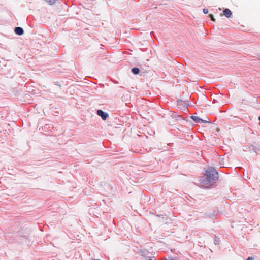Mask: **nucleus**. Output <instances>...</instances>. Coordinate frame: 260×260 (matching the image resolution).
Returning <instances> with one entry per match:
<instances>
[{
  "label": "nucleus",
  "mask_w": 260,
  "mask_h": 260,
  "mask_svg": "<svg viewBox=\"0 0 260 260\" xmlns=\"http://www.w3.org/2000/svg\"><path fill=\"white\" fill-rule=\"evenodd\" d=\"M205 178L201 181L202 186L205 188H210L211 182L216 180L218 178V173L213 168H209L206 171L205 174Z\"/></svg>",
  "instance_id": "obj_1"
},
{
  "label": "nucleus",
  "mask_w": 260,
  "mask_h": 260,
  "mask_svg": "<svg viewBox=\"0 0 260 260\" xmlns=\"http://www.w3.org/2000/svg\"><path fill=\"white\" fill-rule=\"evenodd\" d=\"M97 114L101 116L103 120H106L108 117V114L107 113L104 112L102 110H98L97 111Z\"/></svg>",
  "instance_id": "obj_2"
},
{
  "label": "nucleus",
  "mask_w": 260,
  "mask_h": 260,
  "mask_svg": "<svg viewBox=\"0 0 260 260\" xmlns=\"http://www.w3.org/2000/svg\"><path fill=\"white\" fill-rule=\"evenodd\" d=\"M225 16L227 18H230L232 16V13L231 11L229 9H225L223 11V14H221V16Z\"/></svg>",
  "instance_id": "obj_3"
},
{
  "label": "nucleus",
  "mask_w": 260,
  "mask_h": 260,
  "mask_svg": "<svg viewBox=\"0 0 260 260\" xmlns=\"http://www.w3.org/2000/svg\"><path fill=\"white\" fill-rule=\"evenodd\" d=\"M191 119L194 121H195L196 122H197V123H205V122H207V121L206 120H204L201 118H200L198 116H192L191 117Z\"/></svg>",
  "instance_id": "obj_4"
},
{
  "label": "nucleus",
  "mask_w": 260,
  "mask_h": 260,
  "mask_svg": "<svg viewBox=\"0 0 260 260\" xmlns=\"http://www.w3.org/2000/svg\"><path fill=\"white\" fill-rule=\"evenodd\" d=\"M14 31L18 35H22L24 33L23 29H22V28L20 27H16L15 28Z\"/></svg>",
  "instance_id": "obj_5"
},
{
  "label": "nucleus",
  "mask_w": 260,
  "mask_h": 260,
  "mask_svg": "<svg viewBox=\"0 0 260 260\" xmlns=\"http://www.w3.org/2000/svg\"><path fill=\"white\" fill-rule=\"evenodd\" d=\"M132 72L134 74H138L140 72V70L138 68H134L132 69Z\"/></svg>",
  "instance_id": "obj_6"
},
{
  "label": "nucleus",
  "mask_w": 260,
  "mask_h": 260,
  "mask_svg": "<svg viewBox=\"0 0 260 260\" xmlns=\"http://www.w3.org/2000/svg\"><path fill=\"white\" fill-rule=\"evenodd\" d=\"M50 4H53L55 3L56 0H46Z\"/></svg>",
  "instance_id": "obj_7"
},
{
  "label": "nucleus",
  "mask_w": 260,
  "mask_h": 260,
  "mask_svg": "<svg viewBox=\"0 0 260 260\" xmlns=\"http://www.w3.org/2000/svg\"><path fill=\"white\" fill-rule=\"evenodd\" d=\"M209 17L213 21H215V19L214 18V16L212 14H210Z\"/></svg>",
  "instance_id": "obj_8"
},
{
  "label": "nucleus",
  "mask_w": 260,
  "mask_h": 260,
  "mask_svg": "<svg viewBox=\"0 0 260 260\" xmlns=\"http://www.w3.org/2000/svg\"><path fill=\"white\" fill-rule=\"evenodd\" d=\"M203 12L205 13V14H208V10L207 9H203Z\"/></svg>",
  "instance_id": "obj_9"
},
{
  "label": "nucleus",
  "mask_w": 260,
  "mask_h": 260,
  "mask_svg": "<svg viewBox=\"0 0 260 260\" xmlns=\"http://www.w3.org/2000/svg\"><path fill=\"white\" fill-rule=\"evenodd\" d=\"M246 260H254V258L252 257H249Z\"/></svg>",
  "instance_id": "obj_10"
},
{
  "label": "nucleus",
  "mask_w": 260,
  "mask_h": 260,
  "mask_svg": "<svg viewBox=\"0 0 260 260\" xmlns=\"http://www.w3.org/2000/svg\"><path fill=\"white\" fill-rule=\"evenodd\" d=\"M258 120L260 121V116L258 117Z\"/></svg>",
  "instance_id": "obj_11"
},
{
  "label": "nucleus",
  "mask_w": 260,
  "mask_h": 260,
  "mask_svg": "<svg viewBox=\"0 0 260 260\" xmlns=\"http://www.w3.org/2000/svg\"><path fill=\"white\" fill-rule=\"evenodd\" d=\"M148 260H152L151 258H149Z\"/></svg>",
  "instance_id": "obj_12"
}]
</instances>
